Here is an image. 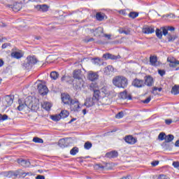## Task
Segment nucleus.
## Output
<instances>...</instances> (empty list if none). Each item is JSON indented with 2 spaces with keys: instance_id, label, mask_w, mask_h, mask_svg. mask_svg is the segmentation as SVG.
<instances>
[{
  "instance_id": "nucleus-1",
  "label": "nucleus",
  "mask_w": 179,
  "mask_h": 179,
  "mask_svg": "<svg viewBox=\"0 0 179 179\" xmlns=\"http://www.w3.org/2000/svg\"><path fill=\"white\" fill-rule=\"evenodd\" d=\"M113 84L116 87L125 89L128 86V79L124 76H116L113 79Z\"/></svg>"
},
{
  "instance_id": "nucleus-2",
  "label": "nucleus",
  "mask_w": 179,
  "mask_h": 179,
  "mask_svg": "<svg viewBox=\"0 0 179 179\" xmlns=\"http://www.w3.org/2000/svg\"><path fill=\"white\" fill-rule=\"evenodd\" d=\"M38 99L36 98H33L31 96H28L26 99V104L29 110L31 111H37L38 110L40 106L38 104Z\"/></svg>"
},
{
  "instance_id": "nucleus-3",
  "label": "nucleus",
  "mask_w": 179,
  "mask_h": 179,
  "mask_svg": "<svg viewBox=\"0 0 179 179\" xmlns=\"http://www.w3.org/2000/svg\"><path fill=\"white\" fill-rule=\"evenodd\" d=\"M162 30L163 32V35L166 36L169 43H171L174 41V40H176V36H171V34H169V31H174V30H176V28H174L173 27H162Z\"/></svg>"
},
{
  "instance_id": "nucleus-4",
  "label": "nucleus",
  "mask_w": 179,
  "mask_h": 179,
  "mask_svg": "<svg viewBox=\"0 0 179 179\" xmlns=\"http://www.w3.org/2000/svg\"><path fill=\"white\" fill-rule=\"evenodd\" d=\"M96 87H97V85L96 83H92L90 85V90H93L94 95L93 97L96 101H99V99L100 98V91L96 90Z\"/></svg>"
},
{
  "instance_id": "nucleus-5",
  "label": "nucleus",
  "mask_w": 179,
  "mask_h": 179,
  "mask_svg": "<svg viewBox=\"0 0 179 179\" xmlns=\"http://www.w3.org/2000/svg\"><path fill=\"white\" fill-rule=\"evenodd\" d=\"M13 99H15V97L10 95H7L4 97L3 104L6 108H8V107H10V106L13 104Z\"/></svg>"
},
{
  "instance_id": "nucleus-6",
  "label": "nucleus",
  "mask_w": 179,
  "mask_h": 179,
  "mask_svg": "<svg viewBox=\"0 0 179 179\" xmlns=\"http://www.w3.org/2000/svg\"><path fill=\"white\" fill-rule=\"evenodd\" d=\"M69 106L71 111H79L80 109V103L78 99H73Z\"/></svg>"
},
{
  "instance_id": "nucleus-7",
  "label": "nucleus",
  "mask_w": 179,
  "mask_h": 179,
  "mask_svg": "<svg viewBox=\"0 0 179 179\" xmlns=\"http://www.w3.org/2000/svg\"><path fill=\"white\" fill-rule=\"evenodd\" d=\"M73 77L74 79H78V80L80 81V85H81L83 86V83H85V82L82 80V71L79 69L75 70L73 73Z\"/></svg>"
},
{
  "instance_id": "nucleus-8",
  "label": "nucleus",
  "mask_w": 179,
  "mask_h": 179,
  "mask_svg": "<svg viewBox=\"0 0 179 179\" xmlns=\"http://www.w3.org/2000/svg\"><path fill=\"white\" fill-rule=\"evenodd\" d=\"M167 62H169V66L171 68H176L179 65V61L173 57H169L167 58Z\"/></svg>"
},
{
  "instance_id": "nucleus-9",
  "label": "nucleus",
  "mask_w": 179,
  "mask_h": 179,
  "mask_svg": "<svg viewBox=\"0 0 179 179\" xmlns=\"http://www.w3.org/2000/svg\"><path fill=\"white\" fill-rule=\"evenodd\" d=\"M38 90L42 96H45L48 93V88L43 84L38 85Z\"/></svg>"
},
{
  "instance_id": "nucleus-10",
  "label": "nucleus",
  "mask_w": 179,
  "mask_h": 179,
  "mask_svg": "<svg viewBox=\"0 0 179 179\" xmlns=\"http://www.w3.org/2000/svg\"><path fill=\"white\" fill-rule=\"evenodd\" d=\"M23 55H24L23 51L20 50H13L11 52V57L13 58H15L16 59H20V58H22Z\"/></svg>"
},
{
  "instance_id": "nucleus-11",
  "label": "nucleus",
  "mask_w": 179,
  "mask_h": 179,
  "mask_svg": "<svg viewBox=\"0 0 179 179\" xmlns=\"http://www.w3.org/2000/svg\"><path fill=\"white\" fill-rule=\"evenodd\" d=\"M132 85L134 86V87H145V81L136 78L132 82Z\"/></svg>"
},
{
  "instance_id": "nucleus-12",
  "label": "nucleus",
  "mask_w": 179,
  "mask_h": 179,
  "mask_svg": "<svg viewBox=\"0 0 179 179\" xmlns=\"http://www.w3.org/2000/svg\"><path fill=\"white\" fill-rule=\"evenodd\" d=\"M103 27H98L96 29H90L91 33H93L95 37H101L103 36Z\"/></svg>"
},
{
  "instance_id": "nucleus-13",
  "label": "nucleus",
  "mask_w": 179,
  "mask_h": 179,
  "mask_svg": "<svg viewBox=\"0 0 179 179\" xmlns=\"http://www.w3.org/2000/svg\"><path fill=\"white\" fill-rule=\"evenodd\" d=\"M97 102V101L96 99H94V98H87L86 101L84 103V106H86V107H93V106H94V104H96V103Z\"/></svg>"
},
{
  "instance_id": "nucleus-14",
  "label": "nucleus",
  "mask_w": 179,
  "mask_h": 179,
  "mask_svg": "<svg viewBox=\"0 0 179 179\" xmlns=\"http://www.w3.org/2000/svg\"><path fill=\"white\" fill-rule=\"evenodd\" d=\"M19 106L17 107L18 111H23V110H28L29 106H27V104H26V99L24 102H22V100H18Z\"/></svg>"
},
{
  "instance_id": "nucleus-15",
  "label": "nucleus",
  "mask_w": 179,
  "mask_h": 179,
  "mask_svg": "<svg viewBox=\"0 0 179 179\" xmlns=\"http://www.w3.org/2000/svg\"><path fill=\"white\" fill-rule=\"evenodd\" d=\"M62 100L64 104H71L73 99H71L69 94H63L62 95Z\"/></svg>"
},
{
  "instance_id": "nucleus-16",
  "label": "nucleus",
  "mask_w": 179,
  "mask_h": 179,
  "mask_svg": "<svg viewBox=\"0 0 179 179\" xmlns=\"http://www.w3.org/2000/svg\"><path fill=\"white\" fill-rule=\"evenodd\" d=\"M103 58H105V59H120L121 58V56H120L119 55L115 56L114 55L108 53V54H104L103 55Z\"/></svg>"
},
{
  "instance_id": "nucleus-17",
  "label": "nucleus",
  "mask_w": 179,
  "mask_h": 179,
  "mask_svg": "<svg viewBox=\"0 0 179 179\" xmlns=\"http://www.w3.org/2000/svg\"><path fill=\"white\" fill-rule=\"evenodd\" d=\"M23 6L22 5V3L21 2H15L14 3L13 6H11V9H13V10L14 12H19V10H20V9H22V7Z\"/></svg>"
},
{
  "instance_id": "nucleus-18",
  "label": "nucleus",
  "mask_w": 179,
  "mask_h": 179,
  "mask_svg": "<svg viewBox=\"0 0 179 179\" xmlns=\"http://www.w3.org/2000/svg\"><path fill=\"white\" fill-rule=\"evenodd\" d=\"M18 164L22 166V167H29L30 166V162L27 160H24L23 159H18L17 160Z\"/></svg>"
},
{
  "instance_id": "nucleus-19",
  "label": "nucleus",
  "mask_w": 179,
  "mask_h": 179,
  "mask_svg": "<svg viewBox=\"0 0 179 179\" xmlns=\"http://www.w3.org/2000/svg\"><path fill=\"white\" fill-rule=\"evenodd\" d=\"M88 79L93 82V80L99 79V74L93 71H90L88 73Z\"/></svg>"
},
{
  "instance_id": "nucleus-20",
  "label": "nucleus",
  "mask_w": 179,
  "mask_h": 179,
  "mask_svg": "<svg viewBox=\"0 0 179 179\" xmlns=\"http://www.w3.org/2000/svg\"><path fill=\"white\" fill-rule=\"evenodd\" d=\"M124 141L127 143H129L130 145H134V143H136V138H134L132 136H126Z\"/></svg>"
},
{
  "instance_id": "nucleus-21",
  "label": "nucleus",
  "mask_w": 179,
  "mask_h": 179,
  "mask_svg": "<svg viewBox=\"0 0 179 179\" xmlns=\"http://www.w3.org/2000/svg\"><path fill=\"white\" fill-rule=\"evenodd\" d=\"M143 33L144 34H152V33H155V28L152 27H144L143 28Z\"/></svg>"
},
{
  "instance_id": "nucleus-22",
  "label": "nucleus",
  "mask_w": 179,
  "mask_h": 179,
  "mask_svg": "<svg viewBox=\"0 0 179 179\" xmlns=\"http://www.w3.org/2000/svg\"><path fill=\"white\" fill-rule=\"evenodd\" d=\"M120 97L121 99H122L123 100L125 99H128V100H131L132 98L131 97V95H128V92H127V90H124L122 92L120 93Z\"/></svg>"
},
{
  "instance_id": "nucleus-23",
  "label": "nucleus",
  "mask_w": 179,
  "mask_h": 179,
  "mask_svg": "<svg viewBox=\"0 0 179 179\" xmlns=\"http://www.w3.org/2000/svg\"><path fill=\"white\" fill-rule=\"evenodd\" d=\"M144 83L147 86H152L153 85V78H152L150 76H146Z\"/></svg>"
},
{
  "instance_id": "nucleus-24",
  "label": "nucleus",
  "mask_w": 179,
  "mask_h": 179,
  "mask_svg": "<svg viewBox=\"0 0 179 179\" xmlns=\"http://www.w3.org/2000/svg\"><path fill=\"white\" fill-rule=\"evenodd\" d=\"M106 157H109V159H114L118 157V152L117 151H111L106 155Z\"/></svg>"
},
{
  "instance_id": "nucleus-25",
  "label": "nucleus",
  "mask_w": 179,
  "mask_h": 179,
  "mask_svg": "<svg viewBox=\"0 0 179 179\" xmlns=\"http://www.w3.org/2000/svg\"><path fill=\"white\" fill-rule=\"evenodd\" d=\"M113 72H114V68L113 67V66L109 65L105 67L104 73H106V75H111Z\"/></svg>"
},
{
  "instance_id": "nucleus-26",
  "label": "nucleus",
  "mask_w": 179,
  "mask_h": 179,
  "mask_svg": "<svg viewBox=\"0 0 179 179\" xmlns=\"http://www.w3.org/2000/svg\"><path fill=\"white\" fill-rule=\"evenodd\" d=\"M36 8L38 10H41V12H47L48 10V6L43 4V5H38L36 6Z\"/></svg>"
},
{
  "instance_id": "nucleus-27",
  "label": "nucleus",
  "mask_w": 179,
  "mask_h": 179,
  "mask_svg": "<svg viewBox=\"0 0 179 179\" xmlns=\"http://www.w3.org/2000/svg\"><path fill=\"white\" fill-rule=\"evenodd\" d=\"M51 107H52V105L50 102L45 101L42 103V108L46 110V111H50Z\"/></svg>"
},
{
  "instance_id": "nucleus-28",
  "label": "nucleus",
  "mask_w": 179,
  "mask_h": 179,
  "mask_svg": "<svg viewBox=\"0 0 179 179\" xmlns=\"http://www.w3.org/2000/svg\"><path fill=\"white\" fill-rule=\"evenodd\" d=\"M150 64L152 65V66H156L157 65V57L150 56Z\"/></svg>"
},
{
  "instance_id": "nucleus-29",
  "label": "nucleus",
  "mask_w": 179,
  "mask_h": 179,
  "mask_svg": "<svg viewBox=\"0 0 179 179\" xmlns=\"http://www.w3.org/2000/svg\"><path fill=\"white\" fill-rule=\"evenodd\" d=\"M27 62L29 63L31 65H34V64H37V59H36L35 57H28L27 58Z\"/></svg>"
},
{
  "instance_id": "nucleus-30",
  "label": "nucleus",
  "mask_w": 179,
  "mask_h": 179,
  "mask_svg": "<svg viewBox=\"0 0 179 179\" xmlns=\"http://www.w3.org/2000/svg\"><path fill=\"white\" fill-rule=\"evenodd\" d=\"M171 93L175 95L179 94V85H174L171 89Z\"/></svg>"
},
{
  "instance_id": "nucleus-31",
  "label": "nucleus",
  "mask_w": 179,
  "mask_h": 179,
  "mask_svg": "<svg viewBox=\"0 0 179 179\" xmlns=\"http://www.w3.org/2000/svg\"><path fill=\"white\" fill-rule=\"evenodd\" d=\"M50 78L53 80H57V79H58V78H59V73H58V72H57V71H52L50 73Z\"/></svg>"
},
{
  "instance_id": "nucleus-32",
  "label": "nucleus",
  "mask_w": 179,
  "mask_h": 179,
  "mask_svg": "<svg viewBox=\"0 0 179 179\" xmlns=\"http://www.w3.org/2000/svg\"><path fill=\"white\" fill-rule=\"evenodd\" d=\"M156 36L158 38H162L163 37V29H157L155 31Z\"/></svg>"
},
{
  "instance_id": "nucleus-33",
  "label": "nucleus",
  "mask_w": 179,
  "mask_h": 179,
  "mask_svg": "<svg viewBox=\"0 0 179 179\" xmlns=\"http://www.w3.org/2000/svg\"><path fill=\"white\" fill-rule=\"evenodd\" d=\"M58 145L60 148H66L67 145L65 142V138H62L59 141Z\"/></svg>"
},
{
  "instance_id": "nucleus-34",
  "label": "nucleus",
  "mask_w": 179,
  "mask_h": 179,
  "mask_svg": "<svg viewBox=\"0 0 179 179\" xmlns=\"http://www.w3.org/2000/svg\"><path fill=\"white\" fill-rule=\"evenodd\" d=\"M173 139H174V136L172 134L165 136V142L168 143H169V142H171Z\"/></svg>"
},
{
  "instance_id": "nucleus-35",
  "label": "nucleus",
  "mask_w": 179,
  "mask_h": 179,
  "mask_svg": "<svg viewBox=\"0 0 179 179\" xmlns=\"http://www.w3.org/2000/svg\"><path fill=\"white\" fill-rule=\"evenodd\" d=\"M60 114L61 118H66L69 115V112L68 110H62Z\"/></svg>"
},
{
  "instance_id": "nucleus-36",
  "label": "nucleus",
  "mask_w": 179,
  "mask_h": 179,
  "mask_svg": "<svg viewBox=\"0 0 179 179\" xmlns=\"http://www.w3.org/2000/svg\"><path fill=\"white\" fill-rule=\"evenodd\" d=\"M7 177H8V178H16V177H17V174L15 172L10 171L8 172Z\"/></svg>"
},
{
  "instance_id": "nucleus-37",
  "label": "nucleus",
  "mask_w": 179,
  "mask_h": 179,
  "mask_svg": "<svg viewBox=\"0 0 179 179\" xmlns=\"http://www.w3.org/2000/svg\"><path fill=\"white\" fill-rule=\"evenodd\" d=\"M33 142H35V143H43L44 141L38 137H34L33 138Z\"/></svg>"
},
{
  "instance_id": "nucleus-38",
  "label": "nucleus",
  "mask_w": 179,
  "mask_h": 179,
  "mask_svg": "<svg viewBox=\"0 0 179 179\" xmlns=\"http://www.w3.org/2000/svg\"><path fill=\"white\" fill-rule=\"evenodd\" d=\"M96 17L97 20H99V21L104 20V14L98 13H96Z\"/></svg>"
},
{
  "instance_id": "nucleus-39",
  "label": "nucleus",
  "mask_w": 179,
  "mask_h": 179,
  "mask_svg": "<svg viewBox=\"0 0 179 179\" xmlns=\"http://www.w3.org/2000/svg\"><path fill=\"white\" fill-rule=\"evenodd\" d=\"M159 141H165L166 139V134L161 132L158 136Z\"/></svg>"
},
{
  "instance_id": "nucleus-40",
  "label": "nucleus",
  "mask_w": 179,
  "mask_h": 179,
  "mask_svg": "<svg viewBox=\"0 0 179 179\" xmlns=\"http://www.w3.org/2000/svg\"><path fill=\"white\" fill-rule=\"evenodd\" d=\"M78 152H79V148H78L77 147H74L73 149L71 150L70 153L73 156H75V155H76Z\"/></svg>"
},
{
  "instance_id": "nucleus-41",
  "label": "nucleus",
  "mask_w": 179,
  "mask_h": 179,
  "mask_svg": "<svg viewBox=\"0 0 179 179\" xmlns=\"http://www.w3.org/2000/svg\"><path fill=\"white\" fill-rule=\"evenodd\" d=\"M163 149H164V150H169V149H170V145L169 144V143L164 141L162 145Z\"/></svg>"
},
{
  "instance_id": "nucleus-42",
  "label": "nucleus",
  "mask_w": 179,
  "mask_h": 179,
  "mask_svg": "<svg viewBox=\"0 0 179 179\" xmlns=\"http://www.w3.org/2000/svg\"><path fill=\"white\" fill-rule=\"evenodd\" d=\"M129 16L131 17V19H135V17H138V16H139V14L138 13L131 12L129 14Z\"/></svg>"
},
{
  "instance_id": "nucleus-43",
  "label": "nucleus",
  "mask_w": 179,
  "mask_h": 179,
  "mask_svg": "<svg viewBox=\"0 0 179 179\" xmlns=\"http://www.w3.org/2000/svg\"><path fill=\"white\" fill-rule=\"evenodd\" d=\"M51 118L52 121H59V120H61L62 117H61V115L59 114V115L52 116Z\"/></svg>"
},
{
  "instance_id": "nucleus-44",
  "label": "nucleus",
  "mask_w": 179,
  "mask_h": 179,
  "mask_svg": "<svg viewBox=\"0 0 179 179\" xmlns=\"http://www.w3.org/2000/svg\"><path fill=\"white\" fill-rule=\"evenodd\" d=\"M85 149H87V150H89L92 148V143L87 141L84 145Z\"/></svg>"
},
{
  "instance_id": "nucleus-45",
  "label": "nucleus",
  "mask_w": 179,
  "mask_h": 179,
  "mask_svg": "<svg viewBox=\"0 0 179 179\" xmlns=\"http://www.w3.org/2000/svg\"><path fill=\"white\" fill-rule=\"evenodd\" d=\"M94 65H100V64H101V60L99 58H95L94 59Z\"/></svg>"
},
{
  "instance_id": "nucleus-46",
  "label": "nucleus",
  "mask_w": 179,
  "mask_h": 179,
  "mask_svg": "<svg viewBox=\"0 0 179 179\" xmlns=\"http://www.w3.org/2000/svg\"><path fill=\"white\" fill-rule=\"evenodd\" d=\"M6 120H8V115L0 114V121H6Z\"/></svg>"
},
{
  "instance_id": "nucleus-47",
  "label": "nucleus",
  "mask_w": 179,
  "mask_h": 179,
  "mask_svg": "<svg viewBox=\"0 0 179 179\" xmlns=\"http://www.w3.org/2000/svg\"><path fill=\"white\" fill-rule=\"evenodd\" d=\"M124 117V112H120L115 115V118H122Z\"/></svg>"
},
{
  "instance_id": "nucleus-48",
  "label": "nucleus",
  "mask_w": 179,
  "mask_h": 179,
  "mask_svg": "<svg viewBox=\"0 0 179 179\" xmlns=\"http://www.w3.org/2000/svg\"><path fill=\"white\" fill-rule=\"evenodd\" d=\"M157 179H170V178L166 175H159Z\"/></svg>"
},
{
  "instance_id": "nucleus-49",
  "label": "nucleus",
  "mask_w": 179,
  "mask_h": 179,
  "mask_svg": "<svg viewBox=\"0 0 179 179\" xmlns=\"http://www.w3.org/2000/svg\"><path fill=\"white\" fill-rule=\"evenodd\" d=\"M46 59H47V61H54V59H55V56L49 55Z\"/></svg>"
},
{
  "instance_id": "nucleus-50",
  "label": "nucleus",
  "mask_w": 179,
  "mask_h": 179,
  "mask_svg": "<svg viewBox=\"0 0 179 179\" xmlns=\"http://www.w3.org/2000/svg\"><path fill=\"white\" fill-rule=\"evenodd\" d=\"M150 100H152V98L150 96H148L145 100L143 101V103L145 104H148V103L150 102Z\"/></svg>"
},
{
  "instance_id": "nucleus-51",
  "label": "nucleus",
  "mask_w": 179,
  "mask_h": 179,
  "mask_svg": "<svg viewBox=\"0 0 179 179\" xmlns=\"http://www.w3.org/2000/svg\"><path fill=\"white\" fill-rule=\"evenodd\" d=\"M123 34H126V36H129V34H131V29L128 28L127 30H124Z\"/></svg>"
},
{
  "instance_id": "nucleus-52",
  "label": "nucleus",
  "mask_w": 179,
  "mask_h": 179,
  "mask_svg": "<svg viewBox=\"0 0 179 179\" xmlns=\"http://www.w3.org/2000/svg\"><path fill=\"white\" fill-rule=\"evenodd\" d=\"M159 75L161 76H164V75H166V71L164 70H158Z\"/></svg>"
},
{
  "instance_id": "nucleus-53",
  "label": "nucleus",
  "mask_w": 179,
  "mask_h": 179,
  "mask_svg": "<svg viewBox=\"0 0 179 179\" xmlns=\"http://www.w3.org/2000/svg\"><path fill=\"white\" fill-rule=\"evenodd\" d=\"M173 122V120L171 119H168L165 120V123L166 124V125H170V124H171Z\"/></svg>"
},
{
  "instance_id": "nucleus-54",
  "label": "nucleus",
  "mask_w": 179,
  "mask_h": 179,
  "mask_svg": "<svg viewBox=\"0 0 179 179\" xmlns=\"http://www.w3.org/2000/svg\"><path fill=\"white\" fill-rule=\"evenodd\" d=\"M102 36L106 37V38H108V40H110L111 38L110 34H103Z\"/></svg>"
},
{
  "instance_id": "nucleus-55",
  "label": "nucleus",
  "mask_w": 179,
  "mask_h": 179,
  "mask_svg": "<svg viewBox=\"0 0 179 179\" xmlns=\"http://www.w3.org/2000/svg\"><path fill=\"white\" fill-rule=\"evenodd\" d=\"M31 64L27 61V63H24L23 64V66L25 68H29V66H30Z\"/></svg>"
},
{
  "instance_id": "nucleus-56",
  "label": "nucleus",
  "mask_w": 179,
  "mask_h": 179,
  "mask_svg": "<svg viewBox=\"0 0 179 179\" xmlns=\"http://www.w3.org/2000/svg\"><path fill=\"white\" fill-rule=\"evenodd\" d=\"M156 90H158L159 92H161L162 90V87H153V91L154 92H156Z\"/></svg>"
},
{
  "instance_id": "nucleus-57",
  "label": "nucleus",
  "mask_w": 179,
  "mask_h": 179,
  "mask_svg": "<svg viewBox=\"0 0 179 179\" xmlns=\"http://www.w3.org/2000/svg\"><path fill=\"white\" fill-rule=\"evenodd\" d=\"M36 179H45V177L44 176H41V175H38L36 177Z\"/></svg>"
},
{
  "instance_id": "nucleus-58",
  "label": "nucleus",
  "mask_w": 179,
  "mask_h": 179,
  "mask_svg": "<svg viewBox=\"0 0 179 179\" xmlns=\"http://www.w3.org/2000/svg\"><path fill=\"white\" fill-rule=\"evenodd\" d=\"M94 39L93 38H90L89 39H85V43H90V41H93Z\"/></svg>"
},
{
  "instance_id": "nucleus-59",
  "label": "nucleus",
  "mask_w": 179,
  "mask_h": 179,
  "mask_svg": "<svg viewBox=\"0 0 179 179\" xmlns=\"http://www.w3.org/2000/svg\"><path fill=\"white\" fill-rule=\"evenodd\" d=\"M173 166H175L176 169H178V167H179V162H174L173 163Z\"/></svg>"
},
{
  "instance_id": "nucleus-60",
  "label": "nucleus",
  "mask_w": 179,
  "mask_h": 179,
  "mask_svg": "<svg viewBox=\"0 0 179 179\" xmlns=\"http://www.w3.org/2000/svg\"><path fill=\"white\" fill-rule=\"evenodd\" d=\"M119 13H120V15H124L125 16V15H127V13H125V10H120L119 11Z\"/></svg>"
},
{
  "instance_id": "nucleus-61",
  "label": "nucleus",
  "mask_w": 179,
  "mask_h": 179,
  "mask_svg": "<svg viewBox=\"0 0 179 179\" xmlns=\"http://www.w3.org/2000/svg\"><path fill=\"white\" fill-rule=\"evenodd\" d=\"M152 166H157V164H159V161H155V162H152L151 163Z\"/></svg>"
},
{
  "instance_id": "nucleus-62",
  "label": "nucleus",
  "mask_w": 179,
  "mask_h": 179,
  "mask_svg": "<svg viewBox=\"0 0 179 179\" xmlns=\"http://www.w3.org/2000/svg\"><path fill=\"white\" fill-rule=\"evenodd\" d=\"M96 167L98 169H106V166H103V165H101V164H97L96 165Z\"/></svg>"
},
{
  "instance_id": "nucleus-63",
  "label": "nucleus",
  "mask_w": 179,
  "mask_h": 179,
  "mask_svg": "<svg viewBox=\"0 0 179 179\" xmlns=\"http://www.w3.org/2000/svg\"><path fill=\"white\" fill-rule=\"evenodd\" d=\"M175 146L179 148V140L176 141V142L175 143Z\"/></svg>"
},
{
  "instance_id": "nucleus-64",
  "label": "nucleus",
  "mask_w": 179,
  "mask_h": 179,
  "mask_svg": "<svg viewBox=\"0 0 179 179\" xmlns=\"http://www.w3.org/2000/svg\"><path fill=\"white\" fill-rule=\"evenodd\" d=\"M125 31V29H120L119 30V33L120 34H124V32Z\"/></svg>"
}]
</instances>
